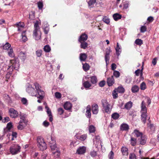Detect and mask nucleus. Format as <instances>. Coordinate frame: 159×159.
Instances as JSON below:
<instances>
[{
	"instance_id": "4468645a",
	"label": "nucleus",
	"mask_w": 159,
	"mask_h": 159,
	"mask_svg": "<svg viewBox=\"0 0 159 159\" xmlns=\"http://www.w3.org/2000/svg\"><path fill=\"white\" fill-rule=\"evenodd\" d=\"M107 82L109 86H112L114 83L113 76H112L108 78Z\"/></svg>"
},
{
	"instance_id": "0eeeda50",
	"label": "nucleus",
	"mask_w": 159,
	"mask_h": 159,
	"mask_svg": "<svg viewBox=\"0 0 159 159\" xmlns=\"http://www.w3.org/2000/svg\"><path fill=\"white\" fill-rule=\"evenodd\" d=\"M10 61L12 64L11 66H8L7 70L11 69V70H12V68L13 67L15 70H18L19 67V62L13 60H10Z\"/></svg>"
},
{
	"instance_id": "cd10ccee",
	"label": "nucleus",
	"mask_w": 159,
	"mask_h": 159,
	"mask_svg": "<svg viewBox=\"0 0 159 159\" xmlns=\"http://www.w3.org/2000/svg\"><path fill=\"white\" fill-rule=\"evenodd\" d=\"M91 83L93 84H96L97 82V78L96 76H93L90 77Z\"/></svg>"
},
{
	"instance_id": "4d7b16f0",
	"label": "nucleus",
	"mask_w": 159,
	"mask_h": 159,
	"mask_svg": "<svg viewBox=\"0 0 159 159\" xmlns=\"http://www.w3.org/2000/svg\"><path fill=\"white\" fill-rule=\"evenodd\" d=\"M22 102L23 104L26 105L27 103V99L24 98H22L21 99Z\"/></svg>"
},
{
	"instance_id": "69168bd1",
	"label": "nucleus",
	"mask_w": 159,
	"mask_h": 159,
	"mask_svg": "<svg viewBox=\"0 0 159 159\" xmlns=\"http://www.w3.org/2000/svg\"><path fill=\"white\" fill-rule=\"evenodd\" d=\"M116 50L117 55L118 56H119L120 55L121 52L120 48H116Z\"/></svg>"
},
{
	"instance_id": "13d9d810",
	"label": "nucleus",
	"mask_w": 159,
	"mask_h": 159,
	"mask_svg": "<svg viewBox=\"0 0 159 159\" xmlns=\"http://www.w3.org/2000/svg\"><path fill=\"white\" fill-rule=\"evenodd\" d=\"M129 159H136L135 155L134 153H130L129 154Z\"/></svg>"
},
{
	"instance_id": "39448f33",
	"label": "nucleus",
	"mask_w": 159,
	"mask_h": 159,
	"mask_svg": "<svg viewBox=\"0 0 159 159\" xmlns=\"http://www.w3.org/2000/svg\"><path fill=\"white\" fill-rule=\"evenodd\" d=\"M102 104L105 112L110 114L111 111V109L110 108V104L106 100H102Z\"/></svg>"
},
{
	"instance_id": "f3484780",
	"label": "nucleus",
	"mask_w": 159,
	"mask_h": 159,
	"mask_svg": "<svg viewBox=\"0 0 159 159\" xmlns=\"http://www.w3.org/2000/svg\"><path fill=\"white\" fill-rule=\"evenodd\" d=\"M87 57V55L85 53H81L80 55V59L81 61H85Z\"/></svg>"
},
{
	"instance_id": "b1692460",
	"label": "nucleus",
	"mask_w": 159,
	"mask_h": 159,
	"mask_svg": "<svg viewBox=\"0 0 159 159\" xmlns=\"http://www.w3.org/2000/svg\"><path fill=\"white\" fill-rule=\"evenodd\" d=\"M133 134L137 137H141L143 135L142 132H140L137 130H135Z\"/></svg>"
},
{
	"instance_id": "6e6552de",
	"label": "nucleus",
	"mask_w": 159,
	"mask_h": 159,
	"mask_svg": "<svg viewBox=\"0 0 159 159\" xmlns=\"http://www.w3.org/2000/svg\"><path fill=\"white\" fill-rule=\"evenodd\" d=\"M86 150V148L85 147H80L77 149L76 153L79 154H83L85 153Z\"/></svg>"
},
{
	"instance_id": "c85d7f7f",
	"label": "nucleus",
	"mask_w": 159,
	"mask_h": 159,
	"mask_svg": "<svg viewBox=\"0 0 159 159\" xmlns=\"http://www.w3.org/2000/svg\"><path fill=\"white\" fill-rule=\"evenodd\" d=\"M132 102H129L126 103L125 106V107L126 109L129 110L132 107Z\"/></svg>"
},
{
	"instance_id": "aec40b11",
	"label": "nucleus",
	"mask_w": 159,
	"mask_h": 159,
	"mask_svg": "<svg viewBox=\"0 0 159 159\" xmlns=\"http://www.w3.org/2000/svg\"><path fill=\"white\" fill-rule=\"evenodd\" d=\"M64 107L66 110H69L72 107V105L70 102H66L64 104Z\"/></svg>"
},
{
	"instance_id": "7ed1b4c3",
	"label": "nucleus",
	"mask_w": 159,
	"mask_h": 159,
	"mask_svg": "<svg viewBox=\"0 0 159 159\" xmlns=\"http://www.w3.org/2000/svg\"><path fill=\"white\" fill-rule=\"evenodd\" d=\"M34 27V29L33 32V36L36 40H38L40 39L41 35L40 32L39 34L37 33V32L39 31L40 29L38 21H36L35 22Z\"/></svg>"
},
{
	"instance_id": "a19ab883",
	"label": "nucleus",
	"mask_w": 159,
	"mask_h": 159,
	"mask_svg": "<svg viewBox=\"0 0 159 159\" xmlns=\"http://www.w3.org/2000/svg\"><path fill=\"white\" fill-rule=\"evenodd\" d=\"M11 45L8 43H6L3 46V49L4 50H7L11 47Z\"/></svg>"
},
{
	"instance_id": "c9c22d12",
	"label": "nucleus",
	"mask_w": 159,
	"mask_h": 159,
	"mask_svg": "<svg viewBox=\"0 0 159 159\" xmlns=\"http://www.w3.org/2000/svg\"><path fill=\"white\" fill-rule=\"evenodd\" d=\"M139 89V87L137 85L134 86L131 89L133 93H136L137 92Z\"/></svg>"
},
{
	"instance_id": "49530a36",
	"label": "nucleus",
	"mask_w": 159,
	"mask_h": 159,
	"mask_svg": "<svg viewBox=\"0 0 159 159\" xmlns=\"http://www.w3.org/2000/svg\"><path fill=\"white\" fill-rule=\"evenodd\" d=\"M42 50H38L36 52V54L38 57H40L42 56Z\"/></svg>"
},
{
	"instance_id": "5fc2aeb1",
	"label": "nucleus",
	"mask_w": 159,
	"mask_h": 159,
	"mask_svg": "<svg viewBox=\"0 0 159 159\" xmlns=\"http://www.w3.org/2000/svg\"><path fill=\"white\" fill-rule=\"evenodd\" d=\"M57 111L58 114L61 115L64 113V110L62 108H60L58 109Z\"/></svg>"
},
{
	"instance_id": "5701e85b",
	"label": "nucleus",
	"mask_w": 159,
	"mask_h": 159,
	"mask_svg": "<svg viewBox=\"0 0 159 159\" xmlns=\"http://www.w3.org/2000/svg\"><path fill=\"white\" fill-rule=\"evenodd\" d=\"M83 85L85 88L87 89H90V87L91 86V84L89 81H86L83 83Z\"/></svg>"
},
{
	"instance_id": "72a5a7b5",
	"label": "nucleus",
	"mask_w": 159,
	"mask_h": 159,
	"mask_svg": "<svg viewBox=\"0 0 159 159\" xmlns=\"http://www.w3.org/2000/svg\"><path fill=\"white\" fill-rule=\"evenodd\" d=\"M8 54L9 56L11 57H13L14 56L13 49L10 48L8 51Z\"/></svg>"
},
{
	"instance_id": "7c9ffc66",
	"label": "nucleus",
	"mask_w": 159,
	"mask_h": 159,
	"mask_svg": "<svg viewBox=\"0 0 159 159\" xmlns=\"http://www.w3.org/2000/svg\"><path fill=\"white\" fill-rule=\"evenodd\" d=\"M20 59L24 61L26 58V55L24 52H21L20 53Z\"/></svg>"
},
{
	"instance_id": "6e6d98bb",
	"label": "nucleus",
	"mask_w": 159,
	"mask_h": 159,
	"mask_svg": "<svg viewBox=\"0 0 159 159\" xmlns=\"http://www.w3.org/2000/svg\"><path fill=\"white\" fill-rule=\"evenodd\" d=\"M53 145H52V146L51 145V147H50L52 150H55V149L56 148L57 146L56 145V141H53Z\"/></svg>"
},
{
	"instance_id": "a18cd8bd",
	"label": "nucleus",
	"mask_w": 159,
	"mask_h": 159,
	"mask_svg": "<svg viewBox=\"0 0 159 159\" xmlns=\"http://www.w3.org/2000/svg\"><path fill=\"white\" fill-rule=\"evenodd\" d=\"M103 21L106 23L108 24L110 23V20L109 19L107 16H104L103 19Z\"/></svg>"
},
{
	"instance_id": "bf43d9fd",
	"label": "nucleus",
	"mask_w": 159,
	"mask_h": 159,
	"mask_svg": "<svg viewBox=\"0 0 159 159\" xmlns=\"http://www.w3.org/2000/svg\"><path fill=\"white\" fill-rule=\"evenodd\" d=\"M45 108L47 109V112L48 116L52 115L51 112L48 106H46Z\"/></svg>"
},
{
	"instance_id": "338daca9",
	"label": "nucleus",
	"mask_w": 159,
	"mask_h": 159,
	"mask_svg": "<svg viewBox=\"0 0 159 159\" xmlns=\"http://www.w3.org/2000/svg\"><path fill=\"white\" fill-rule=\"evenodd\" d=\"M43 125L45 127H47L49 125V123L48 122L45 120L43 122Z\"/></svg>"
},
{
	"instance_id": "2f4dec72",
	"label": "nucleus",
	"mask_w": 159,
	"mask_h": 159,
	"mask_svg": "<svg viewBox=\"0 0 159 159\" xmlns=\"http://www.w3.org/2000/svg\"><path fill=\"white\" fill-rule=\"evenodd\" d=\"M83 68L85 71H87L89 70L90 66L89 64L85 63L84 64H83Z\"/></svg>"
},
{
	"instance_id": "4be33fe9",
	"label": "nucleus",
	"mask_w": 159,
	"mask_h": 159,
	"mask_svg": "<svg viewBox=\"0 0 159 159\" xmlns=\"http://www.w3.org/2000/svg\"><path fill=\"white\" fill-rule=\"evenodd\" d=\"M26 31H23L21 34L22 40L21 41L23 42H25L28 39L26 35Z\"/></svg>"
},
{
	"instance_id": "1a4fd4ad",
	"label": "nucleus",
	"mask_w": 159,
	"mask_h": 159,
	"mask_svg": "<svg viewBox=\"0 0 159 159\" xmlns=\"http://www.w3.org/2000/svg\"><path fill=\"white\" fill-rule=\"evenodd\" d=\"M92 112L94 114H97L98 112V107L97 104H93L92 106Z\"/></svg>"
},
{
	"instance_id": "de8ad7c7",
	"label": "nucleus",
	"mask_w": 159,
	"mask_h": 159,
	"mask_svg": "<svg viewBox=\"0 0 159 159\" xmlns=\"http://www.w3.org/2000/svg\"><path fill=\"white\" fill-rule=\"evenodd\" d=\"M38 7L40 10L42 9L43 8V4L42 2H39L37 3Z\"/></svg>"
},
{
	"instance_id": "f03ea898",
	"label": "nucleus",
	"mask_w": 159,
	"mask_h": 159,
	"mask_svg": "<svg viewBox=\"0 0 159 159\" xmlns=\"http://www.w3.org/2000/svg\"><path fill=\"white\" fill-rule=\"evenodd\" d=\"M37 142L38 146L40 150L43 151L47 148V144L43 138L38 137L37 138Z\"/></svg>"
},
{
	"instance_id": "4c0bfd02",
	"label": "nucleus",
	"mask_w": 159,
	"mask_h": 159,
	"mask_svg": "<svg viewBox=\"0 0 159 159\" xmlns=\"http://www.w3.org/2000/svg\"><path fill=\"white\" fill-rule=\"evenodd\" d=\"M119 114L116 113H114L111 115L112 118L115 120L119 118Z\"/></svg>"
},
{
	"instance_id": "f8f14e48",
	"label": "nucleus",
	"mask_w": 159,
	"mask_h": 159,
	"mask_svg": "<svg viewBox=\"0 0 159 159\" xmlns=\"http://www.w3.org/2000/svg\"><path fill=\"white\" fill-rule=\"evenodd\" d=\"M88 38V35L85 33L82 34L79 37V42L86 41Z\"/></svg>"
},
{
	"instance_id": "2eb2a0df",
	"label": "nucleus",
	"mask_w": 159,
	"mask_h": 159,
	"mask_svg": "<svg viewBox=\"0 0 159 159\" xmlns=\"http://www.w3.org/2000/svg\"><path fill=\"white\" fill-rule=\"evenodd\" d=\"M141 119L143 122L145 124L146 121V117L147 116V112H141Z\"/></svg>"
},
{
	"instance_id": "e433bc0d",
	"label": "nucleus",
	"mask_w": 159,
	"mask_h": 159,
	"mask_svg": "<svg viewBox=\"0 0 159 159\" xmlns=\"http://www.w3.org/2000/svg\"><path fill=\"white\" fill-rule=\"evenodd\" d=\"M44 51L46 52H48L51 51V48L48 45H45L43 48Z\"/></svg>"
},
{
	"instance_id": "412c9836",
	"label": "nucleus",
	"mask_w": 159,
	"mask_h": 159,
	"mask_svg": "<svg viewBox=\"0 0 159 159\" xmlns=\"http://www.w3.org/2000/svg\"><path fill=\"white\" fill-rule=\"evenodd\" d=\"M79 42L80 43V47L81 48L85 49L87 48L88 44L86 41Z\"/></svg>"
},
{
	"instance_id": "9d476101",
	"label": "nucleus",
	"mask_w": 159,
	"mask_h": 159,
	"mask_svg": "<svg viewBox=\"0 0 159 159\" xmlns=\"http://www.w3.org/2000/svg\"><path fill=\"white\" fill-rule=\"evenodd\" d=\"M85 115L88 118H90L91 116V107L90 105H88L86 108Z\"/></svg>"
},
{
	"instance_id": "dca6fc26",
	"label": "nucleus",
	"mask_w": 159,
	"mask_h": 159,
	"mask_svg": "<svg viewBox=\"0 0 159 159\" xmlns=\"http://www.w3.org/2000/svg\"><path fill=\"white\" fill-rule=\"evenodd\" d=\"M121 151L123 156H127L128 155V149L126 147H122L121 148Z\"/></svg>"
},
{
	"instance_id": "a211bd4d",
	"label": "nucleus",
	"mask_w": 159,
	"mask_h": 159,
	"mask_svg": "<svg viewBox=\"0 0 159 159\" xmlns=\"http://www.w3.org/2000/svg\"><path fill=\"white\" fill-rule=\"evenodd\" d=\"M141 112H147V108L145 106V104L144 101H142L141 104Z\"/></svg>"
},
{
	"instance_id": "c756f323",
	"label": "nucleus",
	"mask_w": 159,
	"mask_h": 159,
	"mask_svg": "<svg viewBox=\"0 0 159 159\" xmlns=\"http://www.w3.org/2000/svg\"><path fill=\"white\" fill-rule=\"evenodd\" d=\"M143 65L142 66V68L141 70H140V69H138L137 70H136L135 72V74L136 75L139 76V74L141 73V76H142L143 75Z\"/></svg>"
},
{
	"instance_id": "0e129e2a",
	"label": "nucleus",
	"mask_w": 159,
	"mask_h": 159,
	"mask_svg": "<svg viewBox=\"0 0 159 159\" xmlns=\"http://www.w3.org/2000/svg\"><path fill=\"white\" fill-rule=\"evenodd\" d=\"M105 84V81H102L99 83V86L101 87H103L104 86Z\"/></svg>"
},
{
	"instance_id": "58836bf2",
	"label": "nucleus",
	"mask_w": 159,
	"mask_h": 159,
	"mask_svg": "<svg viewBox=\"0 0 159 159\" xmlns=\"http://www.w3.org/2000/svg\"><path fill=\"white\" fill-rule=\"evenodd\" d=\"M3 97L4 99L6 100L8 102H10L11 100L10 97L7 94H4L3 95Z\"/></svg>"
},
{
	"instance_id": "473e14b6",
	"label": "nucleus",
	"mask_w": 159,
	"mask_h": 159,
	"mask_svg": "<svg viewBox=\"0 0 159 159\" xmlns=\"http://www.w3.org/2000/svg\"><path fill=\"white\" fill-rule=\"evenodd\" d=\"M89 130L90 133H94L95 131V128L93 125L89 126Z\"/></svg>"
},
{
	"instance_id": "79ce46f5",
	"label": "nucleus",
	"mask_w": 159,
	"mask_h": 159,
	"mask_svg": "<svg viewBox=\"0 0 159 159\" xmlns=\"http://www.w3.org/2000/svg\"><path fill=\"white\" fill-rule=\"evenodd\" d=\"M96 0H90L88 2L89 6L90 7H92V6L96 2Z\"/></svg>"
},
{
	"instance_id": "ea45409f",
	"label": "nucleus",
	"mask_w": 159,
	"mask_h": 159,
	"mask_svg": "<svg viewBox=\"0 0 159 159\" xmlns=\"http://www.w3.org/2000/svg\"><path fill=\"white\" fill-rule=\"evenodd\" d=\"M52 153L54 157L56 158H57L59 157L60 152L59 150H57L56 152H53Z\"/></svg>"
},
{
	"instance_id": "423d86ee",
	"label": "nucleus",
	"mask_w": 159,
	"mask_h": 159,
	"mask_svg": "<svg viewBox=\"0 0 159 159\" xmlns=\"http://www.w3.org/2000/svg\"><path fill=\"white\" fill-rule=\"evenodd\" d=\"M8 112L10 116L12 118H16L19 115L18 112L12 108L9 109Z\"/></svg>"
},
{
	"instance_id": "680f3d73",
	"label": "nucleus",
	"mask_w": 159,
	"mask_h": 159,
	"mask_svg": "<svg viewBox=\"0 0 159 159\" xmlns=\"http://www.w3.org/2000/svg\"><path fill=\"white\" fill-rule=\"evenodd\" d=\"M90 154L92 157H94L96 155L97 153L96 151H93L90 152Z\"/></svg>"
},
{
	"instance_id": "c03bdc74",
	"label": "nucleus",
	"mask_w": 159,
	"mask_h": 159,
	"mask_svg": "<svg viewBox=\"0 0 159 159\" xmlns=\"http://www.w3.org/2000/svg\"><path fill=\"white\" fill-rule=\"evenodd\" d=\"M129 2L128 1H126L123 2V9H126L129 7Z\"/></svg>"
},
{
	"instance_id": "052dcab7",
	"label": "nucleus",
	"mask_w": 159,
	"mask_h": 159,
	"mask_svg": "<svg viewBox=\"0 0 159 159\" xmlns=\"http://www.w3.org/2000/svg\"><path fill=\"white\" fill-rule=\"evenodd\" d=\"M55 96L56 98H60L61 97V94L59 92H56L55 93Z\"/></svg>"
},
{
	"instance_id": "6ab92c4d",
	"label": "nucleus",
	"mask_w": 159,
	"mask_h": 159,
	"mask_svg": "<svg viewBox=\"0 0 159 159\" xmlns=\"http://www.w3.org/2000/svg\"><path fill=\"white\" fill-rule=\"evenodd\" d=\"M120 129L122 130L126 131L129 129V126L126 124H122L120 126Z\"/></svg>"
},
{
	"instance_id": "8fccbe9b",
	"label": "nucleus",
	"mask_w": 159,
	"mask_h": 159,
	"mask_svg": "<svg viewBox=\"0 0 159 159\" xmlns=\"http://www.w3.org/2000/svg\"><path fill=\"white\" fill-rule=\"evenodd\" d=\"M113 75L116 77L118 78L120 75V73L118 71L114 70L113 72Z\"/></svg>"
},
{
	"instance_id": "f704fd0d",
	"label": "nucleus",
	"mask_w": 159,
	"mask_h": 159,
	"mask_svg": "<svg viewBox=\"0 0 159 159\" xmlns=\"http://www.w3.org/2000/svg\"><path fill=\"white\" fill-rule=\"evenodd\" d=\"M130 143L133 146H134L136 145L137 142L136 139L134 138L131 137V138Z\"/></svg>"
},
{
	"instance_id": "ddd939ff",
	"label": "nucleus",
	"mask_w": 159,
	"mask_h": 159,
	"mask_svg": "<svg viewBox=\"0 0 159 159\" xmlns=\"http://www.w3.org/2000/svg\"><path fill=\"white\" fill-rule=\"evenodd\" d=\"M27 122L20 121L19 125L17 126L18 129L22 130L26 125Z\"/></svg>"
},
{
	"instance_id": "603ef678",
	"label": "nucleus",
	"mask_w": 159,
	"mask_h": 159,
	"mask_svg": "<svg viewBox=\"0 0 159 159\" xmlns=\"http://www.w3.org/2000/svg\"><path fill=\"white\" fill-rule=\"evenodd\" d=\"M140 88L141 90H144L146 88V85L144 82H143L141 84Z\"/></svg>"
},
{
	"instance_id": "9b49d317",
	"label": "nucleus",
	"mask_w": 159,
	"mask_h": 159,
	"mask_svg": "<svg viewBox=\"0 0 159 159\" xmlns=\"http://www.w3.org/2000/svg\"><path fill=\"white\" fill-rule=\"evenodd\" d=\"M147 140V138L146 136L143 135L141 137L140 139H138L140 144L141 145L145 144Z\"/></svg>"
},
{
	"instance_id": "e2e57ef3",
	"label": "nucleus",
	"mask_w": 159,
	"mask_h": 159,
	"mask_svg": "<svg viewBox=\"0 0 159 159\" xmlns=\"http://www.w3.org/2000/svg\"><path fill=\"white\" fill-rule=\"evenodd\" d=\"M43 29L44 30L45 34H47L49 31V27H48L46 28H43Z\"/></svg>"
},
{
	"instance_id": "20e7f679",
	"label": "nucleus",
	"mask_w": 159,
	"mask_h": 159,
	"mask_svg": "<svg viewBox=\"0 0 159 159\" xmlns=\"http://www.w3.org/2000/svg\"><path fill=\"white\" fill-rule=\"evenodd\" d=\"M20 147L17 145H12L10 148V151L12 155H16L20 152Z\"/></svg>"
},
{
	"instance_id": "37998d69",
	"label": "nucleus",
	"mask_w": 159,
	"mask_h": 159,
	"mask_svg": "<svg viewBox=\"0 0 159 159\" xmlns=\"http://www.w3.org/2000/svg\"><path fill=\"white\" fill-rule=\"evenodd\" d=\"M116 89H115L112 92V95L114 99H116L118 97V94L116 93L117 91H116Z\"/></svg>"
},
{
	"instance_id": "09e8293b",
	"label": "nucleus",
	"mask_w": 159,
	"mask_h": 159,
	"mask_svg": "<svg viewBox=\"0 0 159 159\" xmlns=\"http://www.w3.org/2000/svg\"><path fill=\"white\" fill-rule=\"evenodd\" d=\"M135 43L138 45H140L143 44V41L141 39H137L135 42Z\"/></svg>"
},
{
	"instance_id": "bb28decb",
	"label": "nucleus",
	"mask_w": 159,
	"mask_h": 159,
	"mask_svg": "<svg viewBox=\"0 0 159 159\" xmlns=\"http://www.w3.org/2000/svg\"><path fill=\"white\" fill-rule=\"evenodd\" d=\"M117 91L119 93H123L125 92L124 88L121 86H119L118 87L117 89H116Z\"/></svg>"
},
{
	"instance_id": "774afa93",
	"label": "nucleus",
	"mask_w": 159,
	"mask_h": 159,
	"mask_svg": "<svg viewBox=\"0 0 159 159\" xmlns=\"http://www.w3.org/2000/svg\"><path fill=\"white\" fill-rule=\"evenodd\" d=\"M47 155V154L46 153H43L41 157V159H46Z\"/></svg>"
},
{
	"instance_id": "393cba45",
	"label": "nucleus",
	"mask_w": 159,
	"mask_h": 159,
	"mask_svg": "<svg viewBox=\"0 0 159 159\" xmlns=\"http://www.w3.org/2000/svg\"><path fill=\"white\" fill-rule=\"evenodd\" d=\"M113 17L114 20L116 21H117L121 18V16L118 13H116L113 15Z\"/></svg>"
},
{
	"instance_id": "3c124183",
	"label": "nucleus",
	"mask_w": 159,
	"mask_h": 159,
	"mask_svg": "<svg viewBox=\"0 0 159 159\" xmlns=\"http://www.w3.org/2000/svg\"><path fill=\"white\" fill-rule=\"evenodd\" d=\"M147 30V27L145 26H142L141 27L140 30L141 33H144Z\"/></svg>"
},
{
	"instance_id": "a878e982",
	"label": "nucleus",
	"mask_w": 159,
	"mask_h": 159,
	"mask_svg": "<svg viewBox=\"0 0 159 159\" xmlns=\"http://www.w3.org/2000/svg\"><path fill=\"white\" fill-rule=\"evenodd\" d=\"M87 137V135L86 134H83L80 136H77L76 137L77 139H78L81 141H83L85 140Z\"/></svg>"
},
{
	"instance_id": "f257e3e1",
	"label": "nucleus",
	"mask_w": 159,
	"mask_h": 159,
	"mask_svg": "<svg viewBox=\"0 0 159 159\" xmlns=\"http://www.w3.org/2000/svg\"><path fill=\"white\" fill-rule=\"evenodd\" d=\"M34 85L35 86L36 91L32 85H30L26 89L27 92L31 96L36 97L37 96V93L39 96L37 97V98L40 99V100L43 99L45 96L44 92L40 89L41 87L38 83H35L34 84Z\"/></svg>"
},
{
	"instance_id": "864d4df0",
	"label": "nucleus",
	"mask_w": 159,
	"mask_h": 159,
	"mask_svg": "<svg viewBox=\"0 0 159 159\" xmlns=\"http://www.w3.org/2000/svg\"><path fill=\"white\" fill-rule=\"evenodd\" d=\"M114 154L112 151H111L109 153L108 157L109 159H113L114 158Z\"/></svg>"
}]
</instances>
